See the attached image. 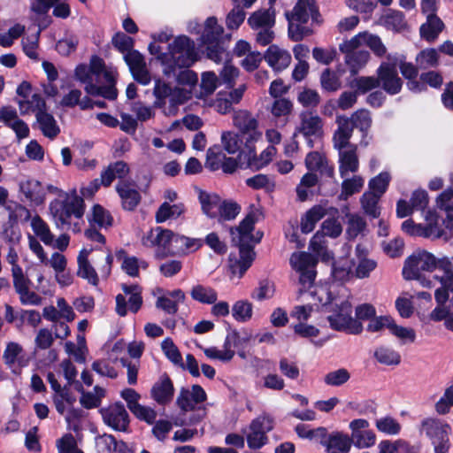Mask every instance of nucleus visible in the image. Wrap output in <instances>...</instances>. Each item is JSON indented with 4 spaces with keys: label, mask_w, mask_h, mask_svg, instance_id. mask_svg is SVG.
<instances>
[{
    "label": "nucleus",
    "mask_w": 453,
    "mask_h": 453,
    "mask_svg": "<svg viewBox=\"0 0 453 453\" xmlns=\"http://www.w3.org/2000/svg\"><path fill=\"white\" fill-rule=\"evenodd\" d=\"M223 33L224 29L218 24L217 19L215 17H209L205 21L201 39L203 44L206 45L208 58L218 64L223 60L226 61L224 67L219 73V79L221 84L232 87L239 74V71L228 63V53L222 41Z\"/></svg>",
    "instance_id": "nucleus-1"
},
{
    "label": "nucleus",
    "mask_w": 453,
    "mask_h": 453,
    "mask_svg": "<svg viewBox=\"0 0 453 453\" xmlns=\"http://www.w3.org/2000/svg\"><path fill=\"white\" fill-rule=\"evenodd\" d=\"M258 215L257 210L251 211L238 226L230 229L232 241L239 247L240 258L233 261L230 257L229 266L232 273L238 274L239 278L251 266L255 258L253 246L260 241V237L255 239L252 232Z\"/></svg>",
    "instance_id": "nucleus-2"
},
{
    "label": "nucleus",
    "mask_w": 453,
    "mask_h": 453,
    "mask_svg": "<svg viewBox=\"0 0 453 453\" xmlns=\"http://www.w3.org/2000/svg\"><path fill=\"white\" fill-rule=\"evenodd\" d=\"M314 298L317 297L320 306L326 311L333 313L327 317L330 327L335 331L347 332L352 334H358L363 331L362 323L352 317V305L348 300L334 303V298L326 288H315L310 293Z\"/></svg>",
    "instance_id": "nucleus-3"
},
{
    "label": "nucleus",
    "mask_w": 453,
    "mask_h": 453,
    "mask_svg": "<svg viewBox=\"0 0 453 453\" xmlns=\"http://www.w3.org/2000/svg\"><path fill=\"white\" fill-rule=\"evenodd\" d=\"M199 58L194 41L186 35L176 37L168 46V52L162 54L160 62L164 73L175 74L177 69L188 68Z\"/></svg>",
    "instance_id": "nucleus-4"
},
{
    "label": "nucleus",
    "mask_w": 453,
    "mask_h": 453,
    "mask_svg": "<svg viewBox=\"0 0 453 453\" xmlns=\"http://www.w3.org/2000/svg\"><path fill=\"white\" fill-rule=\"evenodd\" d=\"M50 211L58 229L69 230L72 219H81L84 215V199L73 190L71 195L66 194L64 200H53L50 203Z\"/></svg>",
    "instance_id": "nucleus-5"
},
{
    "label": "nucleus",
    "mask_w": 453,
    "mask_h": 453,
    "mask_svg": "<svg viewBox=\"0 0 453 453\" xmlns=\"http://www.w3.org/2000/svg\"><path fill=\"white\" fill-rule=\"evenodd\" d=\"M450 431L449 425L435 418H428L421 422L420 432H424L431 440L434 453H448L450 448L449 439Z\"/></svg>",
    "instance_id": "nucleus-6"
},
{
    "label": "nucleus",
    "mask_w": 453,
    "mask_h": 453,
    "mask_svg": "<svg viewBox=\"0 0 453 453\" xmlns=\"http://www.w3.org/2000/svg\"><path fill=\"white\" fill-rule=\"evenodd\" d=\"M434 269L435 256L426 250H419L405 260L403 276L408 280L419 279L422 272H433Z\"/></svg>",
    "instance_id": "nucleus-7"
},
{
    "label": "nucleus",
    "mask_w": 453,
    "mask_h": 453,
    "mask_svg": "<svg viewBox=\"0 0 453 453\" xmlns=\"http://www.w3.org/2000/svg\"><path fill=\"white\" fill-rule=\"evenodd\" d=\"M173 235L172 230L157 226L143 236L142 242L146 247L155 248L157 259H164L171 257Z\"/></svg>",
    "instance_id": "nucleus-8"
},
{
    "label": "nucleus",
    "mask_w": 453,
    "mask_h": 453,
    "mask_svg": "<svg viewBox=\"0 0 453 453\" xmlns=\"http://www.w3.org/2000/svg\"><path fill=\"white\" fill-rule=\"evenodd\" d=\"M290 265L300 273L299 281L303 288L311 287L316 278L315 267L318 259L308 252H295L290 257Z\"/></svg>",
    "instance_id": "nucleus-9"
},
{
    "label": "nucleus",
    "mask_w": 453,
    "mask_h": 453,
    "mask_svg": "<svg viewBox=\"0 0 453 453\" xmlns=\"http://www.w3.org/2000/svg\"><path fill=\"white\" fill-rule=\"evenodd\" d=\"M273 428V419L269 415H260L251 421L246 434L248 447L259 449L268 442L267 433Z\"/></svg>",
    "instance_id": "nucleus-10"
},
{
    "label": "nucleus",
    "mask_w": 453,
    "mask_h": 453,
    "mask_svg": "<svg viewBox=\"0 0 453 453\" xmlns=\"http://www.w3.org/2000/svg\"><path fill=\"white\" fill-rule=\"evenodd\" d=\"M350 40L344 41L340 44L339 50L345 55L344 62L349 67L352 75H356L362 68L365 66L370 59L368 50L362 49L359 42L350 43Z\"/></svg>",
    "instance_id": "nucleus-11"
},
{
    "label": "nucleus",
    "mask_w": 453,
    "mask_h": 453,
    "mask_svg": "<svg viewBox=\"0 0 453 453\" xmlns=\"http://www.w3.org/2000/svg\"><path fill=\"white\" fill-rule=\"evenodd\" d=\"M234 126L239 130L245 144L257 142L262 137V133L257 129L258 122L250 112L239 110L234 112L233 118Z\"/></svg>",
    "instance_id": "nucleus-12"
},
{
    "label": "nucleus",
    "mask_w": 453,
    "mask_h": 453,
    "mask_svg": "<svg viewBox=\"0 0 453 453\" xmlns=\"http://www.w3.org/2000/svg\"><path fill=\"white\" fill-rule=\"evenodd\" d=\"M255 144L256 142L245 144L244 150H241V154L239 155L241 167L250 168L257 171L267 165L272 161L275 149L270 146L263 150L257 157Z\"/></svg>",
    "instance_id": "nucleus-13"
},
{
    "label": "nucleus",
    "mask_w": 453,
    "mask_h": 453,
    "mask_svg": "<svg viewBox=\"0 0 453 453\" xmlns=\"http://www.w3.org/2000/svg\"><path fill=\"white\" fill-rule=\"evenodd\" d=\"M300 126L297 127L296 132L303 134L307 139V144L310 148L314 146L313 141L311 137H320L323 134V121L322 119L311 111H304L300 114Z\"/></svg>",
    "instance_id": "nucleus-14"
},
{
    "label": "nucleus",
    "mask_w": 453,
    "mask_h": 453,
    "mask_svg": "<svg viewBox=\"0 0 453 453\" xmlns=\"http://www.w3.org/2000/svg\"><path fill=\"white\" fill-rule=\"evenodd\" d=\"M351 430V445L358 449L370 448L376 441L375 434L369 429V422L364 418H357L349 423Z\"/></svg>",
    "instance_id": "nucleus-15"
},
{
    "label": "nucleus",
    "mask_w": 453,
    "mask_h": 453,
    "mask_svg": "<svg viewBox=\"0 0 453 453\" xmlns=\"http://www.w3.org/2000/svg\"><path fill=\"white\" fill-rule=\"evenodd\" d=\"M104 422L116 431L126 432L129 425V416L121 403H116L101 410Z\"/></svg>",
    "instance_id": "nucleus-16"
},
{
    "label": "nucleus",
    "mask_w": 453,
    "mask_h": 453,
    "mask_svg": "<svg viewBox=\"0 0 453 453\" xmlns=\"http://www.w3.org/2000/svg\"><path fill=\"white\" fill-rule=\"evenodd\" d=\"M377 79L379 87L388 95L394 96L400 93L403 87V81L399 77L397 70L389 65L380 64L377 69Z\"/></svg>",
    "instance_id": "nucleus-17"
},
{
    "label": "nucleus",
    "mask_w": 453,
    "mask_h": 453,
    "mask_svg": "<svg viewBox=\"0 0 453 453\" xmlns=\"http://www.w3.org/2000/svg\"><path fill=\"white\" fill-rule=\"evenodd\" d=\"M6 209L10 211L9 221L2 226L0 236L5 242L15 244L19 242L20 232L13 227L12 223L16 222L18 216H22L23 213L28 216L29 211L26 207L19 203L9 204L6 206Z\"/></svg>",
    "instance_id": "nucleus-18"
},
{
    "label": "nucleus",
    "mask_w": 453,
    "mask_h": 453,
    "mask_svg": "<svg viewBox=\"0 0 453 453\" xmlns=\"http://www.w3.org/2000/svg\"><path fill=\"white\" fill-rule=\"evenodd\" d=\"M124 59L129 67L134 79L142 84L147 85L150 82L151 77L147 69L144 57L138 51L134 50L124 55Z\"/></svg>",
    "instance_id": "nucleus-19"
},
{
    "label": "nucleus",
    "mask_w": 453,
    "mask_h": 453,
    "mask_svg": "<svg viewBox=\"0 0 453 453\" xmlns=\"http://www.w3.org/2000/svg\"><path fill=\"white\" fill-rule=\"evenodd\" d=\"M207 395L200 385H193L191 389L181 388L176 403L183 411H195L196 405L206 401Z\"/></svg>",
    "instance_id": "nucleus-20"
},
{
    "label": "nucleus",
    "mask_w": 453,
    "mask_h": 453,
    "mask_svg": "<svg viewBox=\"0 0 453 453\" xmlns=\"http://www.w3.org/2000/svg\"><path fill=\"white\" fill-rule=\"evenodd\" d=\"M13 280V287L19 295V301L23 305H41L42 297L35 291L30 290L31 280L24 274L17 271Z\"/></svg>",
    "instance_id": "nucleus-21"
},
{
    "label": "nucleus",
    "mask_w": 453,
    "mask_h": 453,
    "mask_svg": "<svg viewBox=\"0 0 453 453\" xmlns=\"http://www.w3.org/2000/svg\"><path fill=\"white\" fill-rule=\"evenodd\" d=\"M337 128L333 134V146L334 150H342L346 146L355 145L350 142L354 127L351 119L346 115H338L335 119Z\"/></svg>",
    "instance_id": "nucleus-22"
},
{
    "label": "nucleus",
    "mask_w": 453,
    "mask_h": 453,
    "mask_svg": "<svg viewBox=\"0 0 453 453\" xmlns=\"http://www.w3.org/2000/svg\"><path fill=\"white\" fill-rule=\"evenodd\" d=\"M339 156V173L342 178L349 173H355L359 169V159L357 156V145H350L336 150Z\"/></svg>",
    "instance_id": "nucleus-23"
},
{
    "label": "nucleus",
    "mask_w": 453,
    "mask_h": 453,
    "mask_svg": "<svg viewBox=\"0 0 453 453\" xmlns=\"http://www.w3.org/2000/svg\"><path fill=\"white\" fill-rule=\"evenodd\" d=\"M120 201L121 207L125 211H132L141 203L142 196L134 185L128 180H120L115 187Z\"/></svg>",
    "instance_id": "nucleus-24"
},
{
    "label": "nucleus",
    "mask_w": 453,
    "mask_h": 453,
    "mask_svg": "<svg viewBox=\"0 0 453 453\" xmlns=\"http://www.w3.org/2000/svg\"><path fill=\"white\" fill-rule=\"evenodd\" d=\"M286 15L288 21L307 23L310 17L313 21L318 22L319 13L314 0H298L291 14L287 13Z\"/></svg>",
    "instance_id": "nucleus-25"
},
{
    "label": "nucleus",
    "mask_w": 453,
    "mask_h": 453,
    "mask_svg": "<svg viewBox=\"0 0 453 453\" xmlns=\"http://www.w3.org/2000/svg\"><path fill=\"white\" fill-rule=\"evenodd\" d=\"M173 384L166 373L160 376L150 390L151 397L160 405L169 403L173 400Z\"/></svg>",
    "instance_id": "nucleus-26"
},
{
    "label": "nucleus",
    "mask_w": 453,
    "mask_h": 453,
    "mask_svg": "<svg viewBox=\"0 0 453 453\" xmlns=\"http://www.w3.org/2000/svg\"><path fill=\"white\" fill-rule=\"evenodd\" d=\"M264 58L275 72H280L288 67L292 59L288 50L280 49L274 44L269 46L264 55Z\"/></svg>",
    "instance_id": "nucleus-27"
},
{
    "label": "nucleus",
    "mask_w": 453,
    "mask_h": 453,
    "mask_svg": "<svg viewBox=\"0 0 453 453\" xmlns=\"http://www.w3.org/2000/svg\"><path fill=\"white\" fill-rule=\"evenodd\" d=\"M3 360L9 368H12L14 365H18L19 368L26 367L29 363V358L27 357L23 347L15 342L6 344Z\"/></svg>",
    "instance_id": "nucleus-28"
},
{
    "label": "nucleus",
    "mask_w": 453,
    "mask_h": 453,
    "mask_svg": "<svg viewBox=\"0 0 453 453\" xmlns=\"http://www.w3.org/2000/svg\"><path fill=\"white\" fill-rule=\"evenodd\" d=\"M349 119H351L353 127L362 133L360 145L363 147L368 146L370 142L368 134L372 123L371 112L366 109H358Z\"/></svg>",
    "instance_id": "nucleus-29"
},
{
    "label": "nucleus",
    "mask_w": 453,
    "mask_h": 453,
    "mask_svg": "<svg viewBox=\"0 0 453 453\" xmlns=\"http://www.w3.org/2000/svg\"><path fill=\"white\" fill-rule=\"evenodd\" d=\"M202 245L203 240L201 239L187 237L173 232L171 257L187 255L198 250Z\"/></svg>",
    "instance_id": "nucleus-30"
},
{
    "label": "nucleus",
    "mask_w": 453,
    "mask_h": 453,
    "mask_svg": "<svg viewBox=\"0 0 453 453\" xmlns=\"http://www.w3.org/2000/svg\"><path fill=\"white\" fill-rule=\"evenodd\" d=\"M305 165L311 172H319L321 175L329 178H333L334 175V166L329 165L325 155L318 151H311L307 154L305 157Z\"/></svg>",
    "instance_id": "nucleus-31"
},
{
    "label": "nucleus",
    "mask_w": 453,
    "mask_h": 453,
    "mask_svg": "<svg viewBox=\"0 0 453 453\" xmlns=\"http://www.w3.org/2000/svg\"><path fill=\"white\" fill-rule=\"evenodd\" d=\"M326 453H349L351 449V439L342 432L329 434L326 441H322Z\"/></svg>",
    "instance_id": "nucleus-32"
},
{
    "label": "nucleus",
    "mask_w": 453,
    "mask_h": 453,
    "mask_svg": "<svg viewBox=\"0 0 453 453\" xmlns=\"http://www.w3.org/2000/svg\"><path fill=\"white\" fill-rule=\"evenodd\" d=\"M104 77L108 85L98 86L95 83H89L85 86V90L91 96H100L109 100L117 98L118 91L115 88V80L110 72H104Z\"/></svg>",
    "instance_id": "nucleus-33"
},
{
    "label": "nucleus",
    "mask_w": 453,
    "mask_h": 453,
    "mask_svg": "<svg viewBox=\"0 0 453 453\" xmlns=\"http://www.w3.org/2000/svg\"><path fill=\"white\" fill-rule=\"evenodd\" d=\"M266 10H258L253 12L248 19V23L252 29L273 27L275 25L274 4H269Z\"/></svg>",
    "instance_id": "nucleus-34"
},
{
    "label": "nucleus",
    "mask_w": 453,
    "mask_h": 453,
    "mask_svg": "<svg viewBox=\"0 0 453 453\" xmlns=\"http://www.w3.org/2000/svg\"><path fill=\"white\" fill-rule=\"evenodd\" d=\"M90 253V250L83 249L81 250L78 257V271L77 275L84 280H87L88 283L93 286L98 285V275L95 270V268L90 265L88 257Z\"/></svg>",
    "instance_id": "nucleus-35"
},
{
    "label": "nucleus",
    "mask_w": 453,
    "mask_h": 453,
    "mask_svg": "<svg viewBox=\"0 0 453 453\" xmlns=\"http://www.w3.org/2000/svg\"><path fill=\"white\" fill-rule=\"evenodd\" d=\"M356 42H359L362 47H368L377 57L381 58L387 52L385 45L378 35L367 32L359 33L352 37L350 43H355Z\"/></svg>",
    "instance_id": "nucleus-36"
},
{
    "label": "nucleus",
    "mask_w": 453,
    "mask_h": 453,
    "mask_svg": "<svg viewBox=\"0 0 453 453\" xmlns=\"http://www.w3.org/2000/svg\"><path fill=\"white\" fill-rule=\"evenodd\" d=\"M24 196L36 205L42 204L46 196V191L42 183L35 179L27 180L20 184Z\"/></svg>",
    "instance_id": "nucleus-37"
},
{
    "label": "nucleus",
    "mask_w": 453,
    "mask_h": 453,
    "mask_svg": "<svg viewBox=\"0 0 453 453\" xmlns=\"http://www.w3.org/2000/svg\"><path fill=\"white\" fill-rule=\"evenodd\" d=\"M36 120L44 136L52 140L59 134L60 128L55 118L46 110L36 112Z\"/></svg>",
    "instance_id": "nucleus-38"
},
{
    "label": "nucleus",
    "mask_w": 453,
    "mask_h": 453,
    "mask_svg": "<svg viewBox=\"0 0 453 453\" xmlns=\"http://www.w3.org/2000/svg\"><path fill=\"white\" fill-rule=\"evenodd\" d=\"M342 211L345 212V216L348 219L346 235L348 239L354 240L364 233L366 228V222L362 216L350 213L348 206H345Z\"/></svg>",
    "instance_id": "nucleus-39"
},
{
    "label": "nucleus",
    "mask_w": 453,
    "mask_h": 453,
    "mask_svg": "<svg viewBox=\"0 0 453 453\" xmlns=\"http://www.w3.org/2000/svg\"><path fill=\"white\" fill-rule=\"evenodd\" d=\"M444 24L436 15H428L426 22L420 27V35L427 42H434L443 30Z\"/></svg>",
    "instance_id": "nucleus-40"
},
{
    "label": "nucleus",
    "mask_w": 453,
    "mask_h": 453,
    "mask_svg": "<svg viewBox=\"0 0 453 453\" xmlns=\"http://www.w3.org/2000/svg\"><path fill=\"white\" fill-rule=\"evenodd\" d=\"M326 211L321 205H315L311 208L301 219V231L309 234L313 231L316 224L325 217Z\"/></svg>",
    "instance_id": "nucleus-41"
},
{
    "label": "nucleus",
    "mask_w": 453,
    "mask_h": 453,
    "mask_svg": "<svg viewBox=\"0 0 453 453\" xmlns=\"http://www.w3.org/2000/svg\"><path fill=\"white\" fill-rule=\"evenodd\" d=\"M186 211L185 204L178 203L171 205L168 202H164L156 211V221L162 223L169 219H177Z\"/></svg>",
    "instance_id": "nucleus-42"
},
{
    "label": "nucleus",
    "mask_w": 453,
    "mask_h": 453,
    "mask_svg": "<svg viewBox=\"0 0 453 453\" xmlns=\"http://www.w3.org/2000/svg\"><path fill=\"white\" fill-rule=\"evenodd\" d=\"M198 198L203 212L210 218H215L220 204L219 196L199 189Z\"/></svg>",
    "instance_id": "nucleus-43"
},
{
    "label": "nucleus",
    "mask_w": 453,
    "mask_h": 453,
    "mask_svg": "<svg viewBox=\"0 0 453 453\" xmlns=\"http://www.w3.org/2000/svg\"><path fill=\"white\" fill-rule=\"evenodd\" d=\"M434 279L441 283V287L434 293L435 301L438 304H444L449 300V292L453 293V272L441 276L435 275Z\"/></svg>",
    "instance_id": "nucleus-44"
},
{
    "label": "nucleus",
    "mask_w": 453,
    "mask_h": 453,
    "mask_svg": "<svg viewBox=\"0 0 453 453\" xmlns=\"http://www.w3.org/2000/svg\"><path fill=\"white\" fill-rule=\"evenodd\" d=\"M365 180L360 175H354L351 178H344L342 182V189L339 195V199L346 201L349 196L354 194L359 193L363 188Z\"/></svg>",
    "instance_id": "nucleus-45"
},
{
    "label": "nucleus",
    "mask_w": 453,
    "mask_h": 453,
    "mask_svg": "<svg viewBox=\"0 0 453 453\" xmlns=\"http://www.w3.org/2000/svg\"><path fill=\"white\" fill-rule=\"evenodd\" d=\"M270 111L275 119L286 123L293 111V103L285 97L275 98Z\"/></svg>",
    "instance_id": "nucleus-46"
},
{
    "label": "nucleus",
    "mask_w": 453,
    "mask_h": 453,
    "mask_svg": "<svg viewBox=\"0 0 453 453\" xmlns=\"http://www.w3.org/2000/svg\"><path fill=\"white\" fill-rule=\"evenodd\" d=\"M190 296L195 301L204 304L215 303L218 299V294L214 288L201 284L192 288Z\"/></svg>",
    "instance_id": "nucleus-47"
},
{
    "label": "nucleus",
    "mask_w": 453,
    "mask_h": 453,
    "mask_svg": "<svg viewBox=\"0 0 453 453\" xmlns=\"http://www.w3.org/2000/svg\"><path fill=\"white\" fill-rule=\"evenodd\" d=\"M221 141L225 150L229 154L239 152L240 155L241 150H244L245 139L239 134L224 132L221 135Z\"/></svg>",
    "instance_id": "nucleus-48"
},
{
    "label": "nucleus",
    "mask_w": 453,
    "mask_h": 453,
    "mask_svg": "<svg viewBox=\"0 0 453 453\" xmlns=\"http://www.w3.org/2000/svg\"><path fill=\"white\" fill-rule=\"evenodd\" d=\"M384 26L396 32L404 30L407 27V22L404 15L400 11L389 10L381 18Z\"/></svg>",
    "instance_id": "nucleus-49"
},
{
    "label": "nucleus",
    "mask_w": 453,
    "mask_h": 453,
    "mask_svg": "<svg viewBox=\"0 0 453 453\" xmlns=\"http://www.w3.org/2000/svg\"><path fill=\"white\" fill-rule=\"evenodd\" d=\"M318 181V176L313 173H307L302 177L300 183L296 187V195L301 202L306 201L310 196L313 195L310 188L315 187Z\"/></svg>",
    "instance_id": "nucleus-50"
},
{
    "label": "nucleus",
    "mask_w": 453,
    "mask_h": 453,
    "mask_svg": "<svg viewBox=\"0 0 453 453\" xmlns=\"http://www.w3.org/2000/svg\"><path fill=\"white\" fill-rule=\"evenodd\" d=\"M349 87L355 90L357 95H364L379 88L378 79L374 76H359L349 82Z\"/></svg>",
    "instance_id": "nucleus-51"
},
{
    "label": "nucleus",
    "mask_w": 453,
    "mask_h": 453,
    "mask_svg": "<svg viewBox=\"0 0 453 453\" xmlns=\"http://www.w3.org/2000/svg\"><path fill=\"white\" fill-rule=\"evenodd\" d=\"M416 63L421 70L436 67L439 65V54L435 49H425L416 56Z\"/></svg>",
    "instance_id": "nucleus-52"
},
{
    "label": "nucleus",
    "mask_w": 453,
    "mask_h": 453,
    "mask_svg": "<svg viewBox=\"0 0 453 453\" xmlns=\"http://www.w3.org/2000/svg\"><path fill=\"white\" fill-rule=\"evenodd\" d=\"M381 196L373 192L366 191L360 198V203L365 212L373 219L380 216V211L378 207L379 200Z\"/></svg>",
    "instance_id": "nucleus-53"
},
{
    "label": "nucleus",
    "mask_w": 453,
    "mask_h": 453,
    "mask_svg": "<svg viewBox=\"0 0 453 453\" xmlns=\"http://www.w3.org/2000/svg\"><path fill=\"white\" fill-rule=\"evenodd\" d=\"M31 226L34 233L46 245H51L54 241V235L51 234L46 222L39 216L32 219Z\"/></svg>",
    "instance_id": "nucleus-54"
},
{
    "label": "nucleus",
    "mask_w": 453,
    "mask_h": 453,
    "mask_svg": "<svg viewBox=\"0 0 453 453\" xmlns=\"http://www.w3.org/2000/svg\"><path fill=\"white\" fill-rule=\"evenodd\" d=\"M319 81L322 89L326 92H335L342 87L340 76L329 68L321 73Z\"/></svg>",
    "instance_id": "nucleus-55"
},
{
    "label": "nucleus",
    "mask_w": 453,
    "mask_h": 453,
    "mask_svg": "<svg viewBox=\"0 0 453 453\" xmlns=\"http://www.w3.org/2000/svg\"><path fill=\"white\" fill-rule=\"evenodd\" d=\"M377 361L386 365H397L401 362L400 354L393 349L380 347L374 352Z\"/></svg>",
    "instance_id": "nucleus-56"
},
{
    "label": "nucleus",
    "mask_w": 453,
    "mask_h": 453,
    "mask_svg": "<svg viewBox=\"0 0 453 453\" xmlns=\"http://www.w3.org/2000/svg\"><path fill=\"white\" fill-rule=\"evenodd\" d=\"M161 348L164 354L173 365L184 368L181 354L171 338H165L161 343Z\"/></svg>",
    "instance_id": "nucleus-57"
},
{
    "label": "nucleus",
    "mask_w": 453,
    "mask_h": 453,
    "mask_svg": "<svg viewBox=\"0 0 453 453\" xmlns=\"http://www.w3.org/2000/svg\"><path fill=\"white\" fill-rule=\"evenodd\" d=\"M89 221H93L100 227H109L112 225L113 218L109 211L105 210L100 204H95L92 208Z\"/></svg>",
    "instance_id": "nucleus-58"
},
{
    "label": "nucleus",
    "mask_w": 453,
    "mask_h": 453,
    "mask_svg": "<svg viewBox=\"0 0 453 453\" xmlns=\"http://www.w3.org/2000/svg\"><path fill=\"white\" fill-rule=\"evenodd\" d=\"M375 426L380 432L389 435L398 434L402 427L400 423L391 416L376 419Z\"/></svg>",
    "instance_id": "nucleus-59"
},
{
    "label": "nucleus",
    "mask_w": 453,
    "mask_h": 453,
    "mask_svg": "<svg viewBox=\"0 0 453 453\" xmlns=\"http://www.w3.org/2000/svg\"><path fill=\"white\" fill-rule=\"evenodd\" d=\"M232 316L238 322H246L252 317V304L244 300H239L232 307Z\"/></svg>",
    "instance_id": "nucleus-60"
},
{
    "label": "nucleus",
    "mask_w": 453,
    "mask_h": 453,
    "mask_svg": "<svg viewBox=\"0 0 453 453\" xmlns=\"http://www.w3.org/2000/svg\"><path fill=\"white\" fill-rule=\"evenodd\" d=\"M350 379V373L346 368H340L327 372L324 376V382L327 386L340 387Z\"/></svg>",
    "instance_id": "nucleus-61"
},
{
    "label": "nucleus",
    "mask_w": 453,
    "mask_h": 453,
    "mask_svg": "<svg viewBox=\"0 0 453 453\" xmlns=\"http://www.w3.org/2000/svg\"><path fill=\"white\" fill-rule=\"evenodd\" d=\"M118 259H122L121 268L129 276L135 277L139 274V262L135 257H128L126 255V251L123 250H119L116 253Z\"/></svg>",
    "instance_id": "nucleus-62"
},
{
    "label": "nucleus",
    "mask_w": 453,
    "mask_h": 453,
    "mask_svg": "<svg viewBox=\"0 0 453 453\" xmlns=\"http://www.w3.org/2000/svg\"><path fill=\"white\" fill-rule=\"evenodd\" d=\"M306 23H300L296 21H289L288 23V36L294 42L302 41L313 34V30L305 26Z\"/></svg>",
    "instance_id": "nucleus-63"
},
{
    "label": "nucleus",
    "mask_w": 453,
    "mask_h": 453,
    "mask_svg": "<svg viewBox=\"0 0 453 453\" xmlns=\"http://www.w3.org/2000/svg\"><path fill=\"white\" fill-rule=\"evenodd\" d=\"M437 206L447 212L449 220H453V188L444 190L436 200Z\"/></svg>",
    "instance_id": "nucleus-64"
}]
</instances>
